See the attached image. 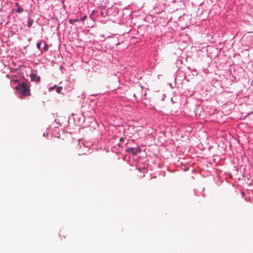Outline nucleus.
<instances>
[{
	"instance_id": "nucleus-12",
	"label": "nucleus",
	"mask_w": 253,
	"mask_h": 253,
	"mask_svg": "<svg viewBox=\"0 0 253 253\" xmlns=\"http://www.w3.org/2000/svg\"><path fill=\"white\" fill-rule=\"evenodd\" d=\"M45 48L46 50H47L48 49V47L47 46V47H46V46H45Z\"/></svg>"
},
{
	"instance_id": "nucleus-5",
	"label": "nucleus",
	"mask_w": 253,
	"mask_h": 253,
	"mask_svg": "<svg viewBox=\"0 0 253 253\" xmlns=\"http://www.w3.org/2000/svg\"><path fill=\"white\" fill-rule=\"evenodd\" d=\"M80 20L78 19H71L69 20V22L71 24H73L75 22L79 21Z\"/></svg>"
},
{
	"instance_id": "nucleus-11",
	"label": "nucleus",
	"mask_w": 253,
	"mask_h": 253,
	"mask_svg": "<svg viewBox=\"0 0 253 253\" xmlns=\"http://www.w3.org/2000/svg\"><path fill=\"white\" fill-rule=\"evenodd\" d=\"M45 48L46 50H47L48 49V47L47 46V47H46V46H45Z\"/></svg>"
},
{
	"instance_id": "nucleus-7",
	"label": "nucleus",
	"mask_w": 253,
	"mask_h": 253,
	"mask_svg": "<svg viewBox=\"0 0 253 253\" xmlns=\"http://www.w3.org/2000/svg\"><path fill=\"white\" fill-rule=\"evenodd\" d=\"M62 89V86H58L57 88H56V92L58 93H60Z\"/></svg>"
},
{
	"instance_id": "nucleus-4",
	"label": "nucleus",
	"mask_w": 253,
	"mask_h": 253,
	"mask_svg": "<svg viewBox=\"0 0 253 253\" xmlns=\"http://www.w3.org/2000/svg\"><path fill=\"white\" fill-rule=\"evenodd\" d=\"M127 151L129 153H131L133 154H136L138 152V151L137 150H135V149L132 147H128L127 148Z\"/></svg>"
},
{
	"instance_id": "nucleus-3",
	"label": "nucleus",
	"mask_w": 253,
	"mask_h": 253,
	"mask_svg": "<svg viewBox=\"0 0 253 253\" xmlns=\"http://www.w3.org/2000/svg\"><path fill=\"white\" fill-rule=\"evenodd\" d=\"M15 5L17 7V9L16 10V12L20 13L23 11V8L20 7L19 3H16Z\"/></svg>"
},
{
	"instance_id": "nucleus-9",
	"label": "nucleus",
	"mask_w": 253,
	"mask_h": 253,
	"mask_svg": "<svg viewBox=\"0 0 253 253\" xmlns=\"http://www.w3.org/2000/svg\"><path fill=\"white\" fill-rule=\"evenodd\" d=\"M37 47L38 49H40L41 48V43L40 42L37 43Z\"/></svg>"
},
{
	"instance_id": "nucleus-8",
	"label": "nucleus",
	"mask_w": 253,
	"mask_h": 253,
	"mask_svg": "<svg viewBox=\"0 0 253 253\" xmlns=\"http://www.w3.org/2000/svg\"><path fill=\"white\" fill-rule=\"evenodd\" d=\"M86 18L87 16L85 15L81 19V20L82 21H84L86 19Z\"/></svg>"
},
{
	"instance_id": "nucleus-1",
	"label": "nucleus",
	"mask_w": 253,
	"mask_h": 253,
	"mask_svg": "<svg viewBox=\"0 0 253 253\" xmlns=\"http://www.w3.org/2000/svg\"><path fill=\"white\" fill-rule=\"evenodd\" d=\"M14 89L19 91L21 98L22 99L31 95L30 86L27 82H22L19 83L18 85L14 87Z\"/></svg>"
},
{
	"instance_id": "nucleus-6",
	"label": "nucleus",
	"mask_w": 253,
	"mask_h": 253,
	"mask_svg": "<svg viewBox=\"0 0 253 253\" xmlns=\"http://www.w3.org/2000/svg\"><path fill=\"white\" fill-rule=\"evenodd\" d=\"M33 23V20H30L29 19L28 21L27 26L28 27H31Z\"/></svg>"
},
{
	"instance_id": "nucleus-10",
	"label": "nucleus",
	"mask_w": 253,
	"mask_h": 253,
	"mask_svg": "<svg viewBox=\"0 0 253 253\" xmlns=\"http://www.w3.org/2000/svg\"><path fill=\"white\" fill-rule=\"evenodd\" d=\"M17 80H12L11 81V83H13H13H16V82H17Z\"/></svg>"
},
{
	"instance_id": "nucleus-2",
	"label": "nucleus",
	"mask_w": 253,
	"mask_h": 253,
	"mask_svg": "<svg viewBox=\"0 0 253 253\" xmlns=\"http://www.w3.org/2000/svg\"><path fill=\"white\" fill-rule=\"evenodd\" d=\"M30 77L32 81H36V82H40L41 79L39 76H38L36 74L33 73L30 75Z\"/></svg>"
}]
</instances>
